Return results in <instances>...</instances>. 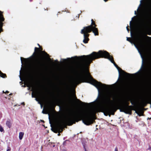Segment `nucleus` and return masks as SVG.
<instances>
[{
    "label": "nucleus",
    "instance_id": "8",
    "mask_svg": "<svg viewBox=\"0 0 151 151\" xmlns=\"http://www.w3.org/2000/svg\"><path fill=\"white\" fill-rule=\"evenodd\" d=\"M91 24L90 25L85 27L81 30V33L83 34L84 39L83 42L85 43H88L89 39L88 37L89 34L88 33L92 32L94 34V21L91 19Z\"/></svg>",
    "mask_w": 151,
    "mask_h": 151
},
{
    "label": "nucleus",
    "instance_id": "2",
    "mask_svg": "<svg viewBox=\"0 0 151 151\" xmlns=\"http://www.w3.org/2000/svg\"><path fill=\"white\" fill-rule=\"evenodd\" d=\"M79 58L80 62L77 65V75L74 79L75 82L78 84L86 82L94 86V79L87 68L92 61L94 60V52L88 55L81 56Z\"/></svg>",
    "mask_w": 151,
    "mask_h": 151
},
{
    "label": "nucleus",
    "instance_id": "41",
    "mask_svg": "<svg viewBox=\"0 0 151 151\" xmlns=\"http://www.w3.org/2000/svg\"><path fill=\"white\" fill-rule=\"evenodd\" d=\"M2 30H1V29H0V33L1 32V31H2Z\"/></svg>",
    "mask_w": 151,
    "mask_h": 151
},
{
    "label": "nucleus",
    "instance_id": "4",
    "mask_svg": "<svg viewBox=\"0 0 151 151\" xmlns=\"http://www.w3.org/2000/svg\"><path fill=\"white\" fill-rule=\"evenodd\" d=\"M103 85L105 86V87L107 86V85L106 84H103L101 82H99L95 79V87L98 89L99 91V98L101 102L105 106L104 108L105 111L109 114L114 115L117 109L115 107L109 105L111 102V99L109 97H106L103 94H100V90L102 87Z\"/></svg>",
    "mask_w": 151,
    "mask_h": 151
},
{
    "label": "nucleus",
    "instance_id": "12",
    "mask_svg": "<svg viewBox=\"0 0 151 151\" xmlns=\"http://www.w3.org/2000/svg\"><path fill=\"white\" fill-rule=\"evenodd\" d=\"M48 108L50 109H55V106H54L53 104L52 103H50L48 106Z\"/></svg>",
    "mask_w": 151,
    "mask_h": 151
},
{
    "label": "nucleus",
    "instance_id": "33",
    "mask_svg": "<svg viewBox=\"0 0 151 151\" xmlns=\"http://www.w3.org/2000/svg\"><path fill=\"white\" fill-rule=\"evenodd\" d=\"M149 149L150 150H151V147H150L149 148Z\"/></svg>",
    "mask_w": 151,
    "mask_h": 151
},
{
    "label": "nucleus",
    "instance_id": "14",
    "mask_svg": "<svg viewBox=\"0 0 151 151\" xmlns=\"http://www.w3.org/2000/svg\"><path fill=\"white\" fill-rule=\"evenodd\" d=\"M0 76L3 78H6L7 76L6 75L2 73L1 71H0Z\"/></svg>",
    "mask_w": 151,
    "mask_h": 151
},
{
    "label": "nucleus",
    "instance_id": "10",
    "mask_svg": "<svg viewBox=\"0 0 151 151\" xmlns=\"http://www.w3.org/2000/svg\"><path fill=\"white\" fill-rule=\"evenodd\" d=\"M147 104H151V96L148 97L146 100L143 101L141 103V104L143 107L146 106Z\"/></svg>",
    "mask_w": 151,
    "mask_h": 151
},
{
    "label": "nucleus",
    "instance_id": "19",
    "mask_svg": "<svg viewBox=\"0 0 151 151\" xmlns=\"http://www.w3.org/2000/svg\"><path fill=\"white\" fill-rule=\"evenodd\" d=\"M3 26V23L2 22H0V29L1 30H3L2 28Z\"/></svg>",
    "mask_w": 151,
    "mask_h": 151
},
{
    "label": "nucleus",
    "instance_id": "43",
    "mask_svg": "<svg viewBox=\"0 0 151 151\" xmlns=\"http://www.w3.org/2000/svg\"><path fill=\"white\" fill-rule=\"evenodd\" d=\"M55 61L58 62V60H55Z\"/></svg>",
    "mask_w": 151,
    "mask_h": 151
},
{
    "label": "nucleus",
    "instance_id": "16",
    "mask_svg": "<svg viewBox=\"0 0 151 151\" xmlns=\"http://www.w3.org/2000/svg\"><path fill=\"white\" fill-rule=\"evenodd\" d=\"M24 134V133L23 132H19V138L21 140L22 139Z\"/></svg>",
    "mask_w": 151,
    "mask_h": 151
},
{
    "label": "nucleus",
    "instance_id": "18",
    "mask_svg": "<svg viewBox=\"0 0 151 151\" xmlns=\"http://www.w3.org/2000/svg\"><path fill=\"white\" fill-rule=\"evenodd\" d=\"M127 40L130 42L132 44L133 43V41L130 38L127 37Z\"/></svg>",
    "mask_w": 151,
    "mask_h": 151
},
{
    "label": "nucleus",
    "instance_id": "27",
    "mask_svg": "<svg viewBox=\"0 0 151 151\" xmlns=\"http://www.w3.org/2000/svg\"><path fill=\"white\" fill-rule=\"evenodd\" d=\"M127 31H128V32H129V29L128 28V26H127Z\"/></svg>",
    "mask_w": 151,
    "mask_h": 151
},
{
    "label": "nucleus",
    "instance_id": "22",
    "mask_svg": "<svg viewBox=\"0 0 151 151\" xmlns=\"http://www.w3.org/2000/svg\"><path fill=\"white\" fill-rule=\"evenodd\" d=\"M4 131L3 128L0 125V131L1 132H2Z\"/></svg>",
    "mask_w": 151,
    "mask_h": 151
},
{
    "label": "nucleus",
    "instance_id": "23",
    "mask_svg": "<svg viewBox=\"0 0 151 151\" xmlns=\"http://www.w3.org/2000/svg\"><path fill=\"white\" fill-rule=\"evenodd\" d=\"M68 141V140H66L63 143V145H66V141Z\"/></svg>",
    "mask_w": 151,
    "mask_h": 151
},
{
    "label": "nucleus",
    "instance_id": "15",
    "mask_svg": "<svg viewBox=\"0 0 151 151\" xmlns=\"http://www.w3.org/2000/svg\"><path fill=\"white\" fill-rule=\"evenodd\" d=\"M6 124L9 128H10L11 127V124L10 121H7L6 122Z\"/></svg>",
    "mask_w": 151,
    "mask_h": 151
},
{
    "label": "nucleus",
    "instance_id": "50",
    "mask_svg": "<svg viewBox=\"0 0 151 151\" xmlns=\"http://www.w3.org/2000/svg\"><path fill=\"white\" fill-rule=\"evenodd\" d=\"M75 57L76 58H77V56H76Z\"/></svg>",
    "mask_w": 151,
    "mask_h": 151
},
{
    "label": "nucleus",
    "instance_id": "39",
    "mask_svg": "<svg viewBox=\"0 0 151 151\" xmlns=\"http://www.w3.org/2000/svg\"><path fill=\"white\" fill-rule=\"evenodd\" d=\"M140 70H141V69H140V70H139V71L137 72V73H139V71H140Z\"/></svg>",
    "mask_w": 151,
    "mask_h": 151
},
{
    "label": "nucleus",
    "instance_id": "38",
    "mask_svg": "<svg viewBox=\"0 0 151 151\" xmlns=\"http://www.w3.org/2000/svg\"><path fill=\"white\" fill-rule=\"evenodd\" d=\"M67 60H70V58H67Z\"/></svg>",
    "mask_w": 151,
    "mask_h": 151
},
{
    "label": "nucleus",
    "instance_id": "48",
    "mask_svg": "<svg viewBox=\"0 0 151 151\" xmlns=\"http://www.w3.org/2000/svg\"><path fill=\"white\" fill-rule=\"evenodd\" d=\"M23 104H24V102H23Z\"/></svg>",
    "mask_w": 151,
    "mask_h": 151
},
{
    "label": "nucleus",
    "instance_id": "44",
    "mask_svg": "<svg viewBox=\"0 0 151 151\" xmlns=\"http://www.w3.org/2000/svg\"><path fill=\"white\" fill-rule=\"evenodd\" d=\"M50 123L51 124V126L52 125V124H51V122L50 121Z\"/></svg>",
    "mask_w": 151,
    "mask_h": 151
},
{
    "label": "nucleus",
    "instance_id": "46",
    "mask_svg": "<svg viewBox=\"0 0 151 151\" xmlns=\"http://www.w3.org/2000/svg\"><path fill=\"white\" fill-rule=\"evenodd\" d=\"M131 35H132V31H131Z\"/></svg>",
    "mask_w": 151,
    "mask_h": 151
},
{
    "label": "nucleus",
    "instance_id": "37",
    "mask_svg": "<svg viewBox=\"0 0 151 151\" xmlns=\"http://www.w3.org/2000/svg\"><path fill=\"white\" fill-rule=\"evenodd\" d=\"M45 9V10H48L47 8H46V9Z\"/></svg>",
    "mask_w": 151,
    "mask_h": 151
},
{
    "label": "nucleus",
    "instance_id": "26",
    "mask_svg": "<svg viewBox=\"0 0 151 151\" xmlns=\"http://www.w3.org/2000/svg\"><path fill=\"white\" fill-rule=\"evenodd\" d=\"M114 151H118V148L117 147H116L115 148V150Z\"/></svg>",
    "mask_w": 151,
    "mask_h": 151
},
{
    "label": "nucleus",
    "instance_id": "47",
    "mask_svg": "<svg viewBox=\"0 0 151 151\" xmlns=\"http://www.w3.org/2000/svg\"><path fill=\"white\" fill-rule=\"evenodd\" d=\"M85 151H86V149L85 148Z\"/></svg>",
    "mask_w": 151,
    "mask_h": 151
},
{
    "label": "nucleus",
    "instance_id": "49",
    "mask_svg": "<svg viewBox=\"0 0 151 151\" xmlns=\"http://www.w3.org/2000/svg\"><path fill=\"white\" fill-rule=\"evenodd\" d=\"M34 10H35V11H36V9H34Z\"/></svg>",
    "mask_w": 151,
    "mask_h": 151
},
{
    "label": "nucleus",
    "instance_id": "24",
    "mask_svg": "<svg viewBox=\"0 0 151 151\" xmlns=\"http://www.w3.org/2000/svg\"><path fill=\"white\" fill-rule=\"evenodd\" d=\"M22 59H24V60H26L27 59L24 58H22V57H21V61H22Z\"/></svg>",
    "mask_w": 151,
    "mask_h": 151
},
{
    "label": "nucleus",
    "instance_id": "21",
    "mask_svg": "<svg viewBox=\"0 0 151 151\" xmlns=\"http://www.w3.org/2000/svg\"><path fill=\"white\" fill-rule=\"evenodd\" d=\"M96 100H95V120L96 119Z\"/></svg>",
    "mask_w": 151,
    "mask_h": 151
},
{
    "label": "nucleus",
    "instance_id": "30",
    "mask_svg": "<svg viewBox=\"0 0 151 151\" xmlns=\"http://www.w3.org/2000/svg\"><path fill=\"white\" fill-rule=\"evenodd\" d=\"M10 150H11V149H8L6 151H10Z\"/></svg>",
    "mask_w": 151,
    "mask_h": 151
},
{
    "label": "nucleus",
    "instance_id": "32",
    "mask_svg": "<svg viewBox=\"0 0 151 151\" xmlns=\"http://www.w3.org/2000/svg\"><path fill=\"white\" fill-rule=\"evenodd\" d=\"M134 13H135V15L137 14V12H136V11H134Z\"/></svg>",
    "mask_w": 151,
    "mask_h": 151
},
{
    "label": "nucleus",
    "instance_id": "17",
    "mask_svg": "<svg viewBox=\"0 0 151 151\" xmlns=\"http://www.w3.org/2000/svg\"><path fill=\"white\" fill-rule=\"evenodd\" d=\"M96 25L95 24V36L99 35L98 29L96 27Z\"/></svg>",
    "mask_w": 151,
    "mask_h": 151
},
{
    "label": "nucleus",
    "instance_id": "20",
    "mask_svg": "<svg viewBox=\"0 0 151 151\" xmlns=\"http://www.w3.org/2000/svg\"><path fill=\"white\" fill-rule=\"evenodd\" d=\"M1 16L0 17V20L1 21L3 22V21H4V17H3V16L2 15H1Z\"/></svg>",
    "mask_w": 151,
    "mask_h": 151
},
{
    "label": "nucleus",
    "instance_id": "6",
    "mask_svg": "<svg viewBox=\"0 0 151 151\" xmlns=\"http://www.w3.org/2000/svg\"><path fill=\"white\" fill-rule=\"evenodd\" d=\"M101 58L108 59L114 64L119 71V77L121 75L122 76H124L125 74L127 75H130L124 72L119 67L114 61L112 56L110 55L109 53L106 51L100 50L97 52H95V59Z\"/></svg>",
    "mask_w": 151,
    "mask_h": 151
},
{
    "label": "nucleus",
    "instance_id": "9",
    "mask_svg": "<svg viewBox=\"0 0 151 151\" xmlns=\"http://www.w3.org/2000/svg\"><path fill=\"white\" fill-rule=\"evenodd\" d=\"M145 37L150 38L143 32H141L138 36L137 39L135 41L134 45L137 47V45L142 47H144Z\"/></svg>",
    "mask_w": 151,
    "mask_h": 151
},
{
    "label": "nucleus",
    "instance_id": "1",
    "mask_svg": "<svg viewBox=\"0 0 151 151\" xmlns=\"http://www.w3.org/2000/svg\"><path fill=\"white\" fill-rule=\"evenodd\" d=\"M86 104L85 109L82 112L77 113L73 116L68 115L65 117L64 119L58 121L55 127V129L59 133H61L63 130V127L67 125L71 126L76 122L81 120L86 125H89L94 122V101L91 103H83Z\"/></svg>",
    "mask_w": 151,
    "mask_h": 151
},
{
    "label": "nucleus",
    "instance_id": "51",
    "mask_svg": "<svg viewBox=\"0 0 151 151\" xmlns=\"http://www.w3.org/2000/svg\"><path fill=\"white\" fill-rule=\"evenodd\" d=\"M138 9H139V8H138V9H137V10H138Z\"/></svg>",
    "mask_w": 151,
    "mask_h": 151
},
{
    "label": "nucleus",
    "instance_id": "42",
    "mask_svg": "<svg viewBox=\"0 0 151 151\" xmlns=\"http://www.w3.org/2000/svg\"><path fill=\"white\" fill-rule=\"evenodd\" d=\"M37 8H38V7H35V9H37Z\"/></svg>",
    "mask_w": 151,
    "mask_h": 151
},
{
    "label": "nucleus",
    "instance_id": "13",
    "mask_svg": "<svg viewBox=\"0 0 151 151\" xmlns=\"http://www.w3.org/2000/svg\"><path fill=\"white\" fill-rule=\"evenodd\" d=\"M124 88L126 90H128L129 88V85L128 84L126 83L124 85Z\"/></svg>",
    "mask_w": 151,
    "mask_h": 151
},
{
    "label": "nucleus",
    "instance_id": "31",
    "mask_svg": "<svg viewBox=\"0 0 151 151\" xmlns=\"http://www.w3.org/2000/svg\"><path fill=\"white\" fill-rule=\"evenodd\" d=\"M62 151H67V150L65 149H63L62 150Z\"/></svg>",
    "mask_w": 151,
    "mask_h": 151
},
{
    "label": "nucleus",
    "instance_id": "34",
    "mask_svg": "<svg viewBox=\"0 0 151 151\" xmlns=\"http://www.w3.org/2000/svg\"><path fill=\"white\" fill-rule=\"evenodd\" d=\"M35 100H36L37 101H38V99H37V98H36Z\"/></svg>",
    "mask_w": 151,
    "mask_h": 151
},
{
    "label": "nucleus",
    "instance_id": "11",
    "mask_svg": "<svg viewBox=\"0 0 151 151\" xmlns=\"http://www.w3.org/2000/svg\"><path fill=\"white\" fill-rule=\"evenodd\" d=\"M38 95L40 96V97H42L43 99H44L45 98V96H42V94L41 93L37 91H36L35 92V93L34 95L33 93H32V97L33 98H35Z\"/></svg>",
    "mask_w": 151,
    "mask_h": 151
},
{
    "label": "nucleus",
    "instance_id": "36",
    "mask_svg": "<svg viewBox=\"0 0 151 151\" xmlns=\"http://www.w3.org/2000/svg\"><path fill=\"white\" fill-rule=\"evenodd\" d=\"M37 45H38V46L40 47V45L39 44H37Z\"/></svg>",
    "mask_w": 151,
    "mask_h": 151
},
{
    "label": "nucleus",
    "instance_id": "45",
    "mask_svg": "<svg viewBox=\"0 0 151 151\" xmlns=\"http://www.w3.org/2000/svg\"><path fill=\"white\" fill-rule=\"evenodd\" d=\"M60 135V134L59 133L58 134V135Z\"/></svg>",
    "mask_w": 151,
    "mask_h": 151
},
{
    "label": "nucleus",
    "instance_id": "3",
    "mask_svg": "<svg viewBox=\"0 0 151 151\" xmlns=\"http://www.w3.org/2000/svg\"><path fill=\"white\" fill-rule=\"evenodd\" d=\"M42 47H35V51L32 55L30 57L33 62V68L35 72L41 73L43 72L46 68L44 57L41 52L48 55L45 51H42Z\"/></svg>",
    "mask_w": 151,
    "mask_h": 151
},
{
    "label": "nucleus",
    "instance_id": "7",
    "mask_svg": "<svg viewBox=\"0 0 151 151\" xmlns=\"http://www.w3.org/2000/svg\"><path fill=\"white\" fill-rule=\"evenodd\" d=\"M141 25L143 31L148 35H151L149 30L151 28V16L147 13L145 14L142 19Z\"/></svg>",
    "mask_w": 151,
    "mask_h": 151
},
{
    "label": "nucleus",
    "instance_id": "25",
    "mask_svg": "<svg viewBox=\"0 0 151 151\" xmlns=\"http://www.w3.org/2000/svg\"><path fill=\"white\" fill-rule=\"evenodd\" d=\"M42 113L44 114H47V113L46 111H42Z\"/></svg>",
    "mask_w": 151,
    "mask_h": 151
},
{
    "label": "nucleus",
    "instance_id": "28",
    "mask_svg": "<svg viewBox=\"0 0 151 151\" xmlns=\"http://www.w3.org/2000/svg\"><path fill=\"white\" fill-rule=\"evenodd\" d=\"M9 93V92L7 91H6L5 92L6 93Z\"/></svg>",
    "mask_w": 151,
    "mask_h": 151
},
{
    "label": "nucleus",
    "instance_id": "40",
    "mask_svg": "<svg viewBox=\"0 0 151 151\" xmlns=\"http://www.w3.org/2000/svg\"><path fill=\"white\" fill-rule=\"evenodd\" d=\"M12 93H10L9 95H12Z\"/></svg>",
    "mask_w": 151,
    "mask_h": 151
},
{
    "label": "nucleus",
    "instance_id": "29",
    "mask_svg": "<svg viewBox=\"0 0 151 151\" xmlns=\"http://www.w3.org/2000/svg\"><path fill=\"white\" fill-rule=\"evenodd\" d=\"M63 60L64 62H66V59H64Z\"/></svg>",
    "mask_w": 151,
    "mask_h": 151
},
{
    "label": "nucleus",
    "instance_id": "35",
    "mask_svg": "<svg viewBox=\"0 0 151 151\" xmlns=\"http://www.w3.org/2000/svg\"><path fill=\"white\" fill-rule=\"evenodd\" d=\"M79 101H80V102L81 103H83L82 101H80V100H79Z\"/></svg>",
    "mask_w": 151,
    "mask_h": 151
},
{
    "label": "nucleus",
    "instance_id": "5",
    "mask_svg": "<svg viewBox=\"0 0 151 151\" xmlns=\"http://www.w3.org/2000/svg\"><path fill=\"white\" fill-rule=\"evenodd\" d=\"M130 102L133 106L129 105V103L126 101L124 104H119L118 109H119L120 112H124L127 114H131L132 111L134 110L139 116L143 115V112L142 111V108L136 105L135 101L131 100Z\"/></svg>",
    "mask_w": 151,
    "mask_h": 151
}]
</instances>
